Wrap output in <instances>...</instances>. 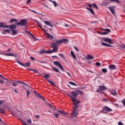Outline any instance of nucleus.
<instances>
[{
  "label": "nucleus",
  "instance_id": "obj_1",
  "mask_svg": "<svg viewBox=\"0 0 125 125\" xmlns=\"http://www.w3.org/2000/svg\"><path fill=\"white\" fill-rule=\"evenodd\" d=\"M27 24L28 22H27V20L21 19L20 22L16 23L15 25H17L18 26H23V27H25V26H27Z\"/></svg>",
  "mask_w": 125,
  "mask_h": 125
},
{
  "label": "nucleus",
  "instance_id": "obj_2",
  "mask_svg": "<svg viewBox=\"0 0 125 125\" xmlns=\"http://www.w3.org/2000/svg\"><path fill=\"white\" fill-rule=\"evenodd\" d=\"M53 64L55 65L57 67H58L61 71H63V72L65 71V69H64V68L63 67V66H62V64L59 62L58 61H55L53 62Z\"/></svg>",
  "mask_w": 125,
  "mask_h": 125
},
{
  "label": "nucleus",
  "instance_id": "obj_3",
  "mask_svg": "<svg viewBox=\"0 0 125 125\" xmlns=\"http://www.w3.org/2000/svg\"><path fill=\"white\" fill-rule=\"evenodd\" d=\"M112 111H113V110L107 106H105L104 107L102 110V113H104V114H107L108 112Z\"/></svg>",
  "mask_w": 125,
  "mask_h": 125
},
{
  "label": "nucleus",
  "instance_id": "obj_4",
  "mask_svg": "<svg viewBox=\"0 0 125 125\" xmlns=\"http://www.w3.org/2000/svg\"><path fill=\"white\" fill-rule=\"evenodd\" d=\"M99 88L96 90L98 93H103V90H107V88L105 86H100Z\"/></svg>",
  "mask_w": 125,
  "mask_h": 125
},
{
  "label": "nucleus",
  "instance_id": "obj_5",
  "mask_svg": "<svg viewBox=\"0 0 125 125\" xmlns=\"http://www.w3.org/2000/svg\"><path fill=\"white\" fill-rule=\"evenodd\" d=\"M77 109H78V107H74V109L71 115V117L75 118V117H77L78 116V112L76 110Z\"/></svg>",
  "mask_w": 125,
  "mask_h": 125
},
{
  "label": "nucleus",
  "instance_id": "obj_6",
  "mask_svg": "<svg viewBox=\"0 0 125 125\" xmlns=\"http://www.w3.org/2000/svg\"><path fill=\"white\" fill-rule=\"evenodd\" d=\"M104 31L105 32H99V34L100 35H107L111 32V30H110V29H104Z\"/></svg>",
  "mask_w": 125,
  "mask_h": 125
},
{
  "label": "nucleus",
  "instance_id": "obj_7",
  "mask_svg": "<svg viewBox=\"0 0 125 125\" xmlns=\"http://www.w3.org/2000/svg\"><path fill=\"white\" fill-rule=\"evenodd\" d=\"M115 7L114 6H110L108 7V8L109 9L110 11L113 14V15L115 14Z\"/></svg>",
  "mask_w": 125,
  "mask_h": 125
},
{
  "label": "nucleus",
  "instance_id": "obj_8",
  "mask_svg": "<svg viewBox=\"0 0 125 125\" xmlns=\"http://www.w3.org/2000/svg\"><path fill=\"white\" fill-rule=\"evenodd\" d=\"M68 96L70 98V99H71V101H72L73 103L77 102V99H75V97H74L73 96L71 95H68Z\"/></svg>",
  "mask_w": 125,
  "mask_h": 125
},
{
  "label": "nucleus",
  "instance_id": "obj_9",
  "mask_svg": "<svg viewBox=\"0 0 125 125\" xmlns=\"http://www.w3.org/2000/svg\"><path fill=\"white\" fill-rule=\"evenodd\" d=\"M46 35L47 36V38H48V39H49V40H54V37L53 36H52L51 34H50L48 33H46Z\"/></svg>",
  "mask_w": 125,
  "mask_h": 125
},
{
  "label": "nucleus",
  "instance_id": "obj_10",
  "mask_svg": "<svg viewBox=\"0 0 125 125\" xmlns=\"http://www.w3.org/2000/svg\"><path fill=\"white\" fill-rule=\"evenodd\" d=\"M50 51L49 54L53 53V52H57L58 51V47L53 48L52 50H49Z\"/></svg>",
  "mask_w": 125,
  "mask_h": 125
},
{
  "label": "nucleus",
  "instance_id": "obj_11",
  "mask_svg": "<svg viewBox=\"0 0 125 125\" xmlns=\"http://www.w3.org/2000/svg\"><path fill=\"white\" fill-rule=\"evenodd\" d=\"M85 58L86 59V60H87V61H89V60L93 59L94 58L92 55H87V57H86Z\"/></svg>",
  "mask_w": 125,
  "mask_h": 125
},
{
  "label": "nucleus",
  "instance_id": "obj_12",
  "mask_svg": "<svg viewBox=\"0 0 125 125\" xmlns=\"http://www.w3.org/2000/svg\"><path fill=\"white\" fill-rule=\"evenodd\" d=\"M102 45H104V46H107V47H113V45L104 42H102Z\"/></svg>",
  "mask_w": 125,
  "mask_h": 125
},
{
  "label": "nucleus",
  "instance_id": "obj_13",
  "mask_svg": "<svg viewBox=\"0 0 125 125\" xmlns=\"http://www.w3.org/2000/svg\"><path fill=\"white\" fill-rule=\"evenodd\" d=\"M44 24H45V25H47V26H50L52 28L53 27V26H52V23H51L50 22H49L48 21H44Z\"/></svg>",
  "mask_w": 125,
  "mask_h": 125
},
{
  "label": "nucleus",
  "instance_id": "obj_14",
  "mask_svg": "<svg viewBox=\"0 0 125 125\" xmlns=\"http://www.w3.org/2000/svg\"><path fill=\"white\" fill-rule=\"evenodd\" d=\"M50 51L49 50L44 51V50H42L40 51V54H42V53H44L45 54H49Z\"/></svg>",
  "mask_w": 125,
  "mask_h": 125
},
{
  "label": "nucleus",
  "instance_id": "obj_15",
  "mask_svg": "<svg viewBox=\"0 0 125 125\" xmlns=\"http://www.w3.org/2000/svg\"><path fill=\"white\" fill-rule=\"evenodd\" d=\"M71 94L73 96V97H74L75 98H76V97H77L78 96V94L77 93V91H74L71 92Z\"/></svg>",
  "mask_w": 125,
  "mask_h": 125
},
{
  "label": "nucleus",
  "instance_id": "obj_16",
  "mask_svg": "<svg viewBox=\"0 0 125 125\" xmlns=\"http://www.w3.org/2000/svg\"><path fill=\"white\" fill-rule=\"evenodd\" d=\"M108 68L110 70H116V65L114 64H111L109 65Z\"/></svg>",
  "mask_w": 125,
  "mask_h": 125
},
{
  "label": "nucleus",
  "instance_id": "obj_17",
  "mask_svg": "<svg viewBox=\"0 0 125 125\" xmlns=\"http://www.w3.org/2000/svg\"><path fill=\"white\" fill-rule=\"evenodd\" d=\"M9 29L13 31L14 29H16V25L15 24H12L9 25Z\"/></svg>",
  "mask_w": 125,
  "mask_h": 125
},
{
  "label": "nucleus",
  "instance_id": "obj_18",
  "mask_svg": "<svg viewBox=\"0 0 125 125\" xmlns=\"http://www.w3.org/2000/svg\"><path fill=\"white\" fill-rule=\"evenodd\" d=\"M51 45L52 46V47H53V48H57L58 47V45H57V44L55 42H52L51 44Z\"/></svg>",
  "mask_w": 125,
  "mask_h": 125
},
{
  "label": "nucleus",
  "instance_id": "obj_19",
  "mask_svg": "<svg viewBox=\"0 0 125 125\" xmlns=\"http://www.w3.org/2000/svg\"><path fill=\"white\" fill-rule=\"evenodd\" d=\"M35 95L36 97H38L39 98H40L41 99H42V96L41 95V94L37 93V91H35Z\"/></svg>",
  "mask_w": 125,
  "mask_h": 125
},
{
  "label": "nucleus",
  "instance_id": "obj_20",
  "mask_svg": "<svg viewBox=\"0 0 125 125\" xmlns=\"http://www.w3.org/2000/svg\"><path fill=\"white\" fill-rule=\"evenodd\" d=\"M16 60L17 61V63H18V64H20V65H21V66H23V67H26V64H24V63L20 62L18 59H16Z\"/></svg>",
  "mask_w": 125,
  "mask_h": 125
},
{
  "label": "nucleus",
  "instance_id": "obj_21",
  "mask_svg": "<svg viewBox=\"0 0 125 125\" xmlns=\"http://www.w3.org/2000/svg\"><path fill=\"white\" fill-rule=\"evenodd\" d=\"M76 93H77V96L79 95V94L80 95H83V91L80 90H76Z\"/></svg>",
  "mask_w": 125,
  "mask_h": 125
},
{
  "label": "nucleus",
  "instance_id": "obj_22",
  "mask_svg": "<svg viewBox=\"0 0 125 125\" xmlns=\"http://www.w3.org/2000/svg\"><path fill=\"white\" fill-rule=\"evenodd\" d=\"M58 112H59V113H60L62 115H67V113L66 112L62 111L61 110H58Z\"/></svg>",
  "mask_w": 125,
  "mask_h": 125
},
{
  "label": "nucleus",
  "instance_id": "obj_23",
  "mask_svg": "<svg viewBox=\"0 0 125 125\" xmlns=\"http://www.w3.org/2000/svg\"><path fill=\"white\" fill-rule=\"evenodd\" d=\"M80 102H80V101H78L76 103H73V105L75 106V107H77V109L78 108H79V104H79Z\"/></svg>",
  "mask_w": 125,
  "mask_h": 125
},
{
  "label": "nucleus",
  "instance_id": "obj_24",
  "mask_svg": "<svg viewBox=\"0 0 125 125\" xmlns=\"http://www.w3.org/2000/svg\"><path fill=\"white\" fill-rule=\"evenodd\" d=\"M36 23H37V25L38 26V27H39L40 28H41V29H42V25H41V23H40V22H39L38 21H35Z\"/></svg>",
  "mask_w": 125,
  "mask_h": 125
},
{
  "label": "nucleus",
  "instance_id": "obj_25",
  "mask_svg": "<svg viewBox=\"0 0 125 125\" xmlns=\"http://www.w3.org/2000/svg\"><path fill=\"white\" fill-rule=\"evenodd\" d=\"M68 42H69V40L67 39H64L62 40V43H65V42L68 43Z\"/></svg>",
  "mask_w": 125,
  "mask_h": 125
},
{
  "label": "nucleus",
  "instance_id": "obj_26",
  "mask_svg": "<svg viewBox=\"0 0 125 125\" xmlns=\"http://www.w3.org/2000/svg\"><path fill=\"white\" fill-rule=\"evenodd\" d=\"M71 54L73 58H74V59H77V57H76V55H75V54L74 53V52H73V51H71Z\"/></svg>",
  "mask_w": 125,
  "mask_h": 125
},
{
  "label": "nucleus",
  "instance_id": "obj_27",
  "mask_svg": "<svg viewBox=\"0 0 125 125\" xmlns=\"http://www.w3.org/2000/svg\"><path fill=\"white\" fill-rule=\"evenodd\" d=\"M110 93H111V94H112V95H114V96L115 95H117V92L114 90L111 91Z\"/></svg>",
  "mask_w": 125,
  "mask_h": 125
},
{
  "label": "nucleus",
  "instance_id": "obj_28",
  "mask_svg": "<svg viewBox=\"0 0 125 125\" xmlns=\"http://www.w3.org/2000/svg\"><path fill=\"white\" fill-rule=\"evenodd\" d=\"M107 42L108 43H110V44H113V43H114V42L113 41H112V39H109V38L107 40Z\"/></svg>",
  "mask_w": 125,
  "mask_h": 125
},
{
  "label": "nucleus",
  "instance_id": "obj_29",
  "mask_svg": "<svg viewBox=\"0 0 125 125\" xmlns=\"http://www.w3.org/2000/svg\"><path fill=\"white\" fill-rule=\"evenodd\" d=\"M52 69H53V71H55V72H56V73H60V71L57 68L52 67Z\"/></svg>",
  "mask_w": 125,
  "mask_h": 125
},
{
  "label": "nucleus",
  "instance_id": "obj_30",
  "mask_svg": "<svg viewBox=\"0 0 125 125\" xmlns=\"http://www.w3.org/2000/svg\"><path fill=\"white\" fill-rule=\"evenodd\" d=\"M16 83H21V84H24V85H26L27 86V84L22 81H16Z\"/></svg>",
  "mask_w": 125,
  "mask_h": 125
},
{
  "label": "nucleus",
  "instance_id": "obj_31",
  "mask_svg": "<svg viewBox=\"0 0 125 125\" xmlns=\"http://www.w3.org/2000/svg\"><path fill=\"white\" fill-rule=\"evenodd\" d=\"M28 70H29V71H32L33 72H34L35 73H38V70L36 69H28Z\"/></svg>",
  "mask_w": 125,
  "mask_h": 125
},
{
  "label": "nucleus",
  "instance_id": "obj_32",
  "mask_svg": "<svg viewBox=\"0 0 125 125\" xmlns=\"http://www.w3.org/2000/svg\"><path fill=\"white\" fill-rule=\"evenodd\" d=\"M12 32L13 36H15V35L17 34V30H12Z\"/></svg>",
  "mask_w": 125,
  "mask_h": 125
},
{
  "label": "nucleus",
  "instance_id": "obj_33",
  "mask_svg": "<svg viewBox=\"0 0 125 125\" xmlns=\"http://www.w3.org/2000/svg\"><path fill=\"white\" fill-rule=\"evenodd\" d=\"M0 54H2V55H5V56H11V53H0Z\"/></svg>",
  "mask_w": 125,
  "mask_h": 125
},
{
  "label": "nucleus",
  "instance_id": "obj_34",
  "mask_svg": "<svg viewBox=\"0 0 125 125\" xmlns=\"http://www.w3.org/2000/svg\"><path fill=\"white\" fill-rule=\"evenodd\" d=\"M102 71L103 73H104V74L107 73V72H108L107 68H103L102 69Z\"/></svg>",
  "mask_w": 125,
  "mask_h": 125
},
{
  "label": "nucleus",
  "instance_id": "obj_35",
  "mask_svg": "<svg viewBox=\"0 0 125 125\" xmlns=\"http://www.w3.org/2000/svg\"><path fill=\"white\" fill-rule=\"evenodd\" d=\"M68 83H70V84H71L72 85H74L75 86H77V85H78L77 84H76L74 82H69Z\"/></svg>",
  "mask_w": 125,
  "mask_h": 125
},
{
  "label": "nucleus",
  "instance_id": "obj_36",
  "mask_svg": "<svg viewBox=\"0 0 125 125\" xmlns=\"http://www.w3.org/2000/svg\"><path fill=\"white\" fill-rule=\"evenodd\" d=\"M26 93H27L26 97H27V98H29V96H30V94H31V92H30V91H29V90H27Z\"/></svg>",
  "mask_w": 125,
  "mask_h": 125
},
{
  "label": "nucleus",
  "instance_id": "obj_37",
  "mask_svg": "<svg viewBox=\"0 0 125 125\" xmlns=\"http://www.w3.org/2000/svg\"><path fill=\"white\" fill-rule=\"evenodd\" d=\"M13 22H18V21L17 20H15L14 19L11 20L10 23H12Z\"/></svg>",
  "mask_w": 125,
  "mask_h": 125
},
{
  "label": "nucleus",
  "instance_id": "obj_38",
  "mask_svg": "<svg viewBox=\"0 0 125 125\" xmlns=\"http://www.w3.org/2000/svg\"><path fill=\"white\" fill-rule=\"evenodd\" d=\"M61 43H62V40L56 41L57 44H61Z\"/></svg>",
  "mask_w": 125,
  "mask_h": 125
},
{
  "label": "nucleus",
  "instance_id": "obj_39",
  "mask_svg": "<svg viewBox=\"0 0 125 125\" xmlns=\"http://www.w3.org/2000/svg\"><path fill=\"white\" fill-rule=\"evenodd\" d=\"M95 64L96 66H97L98 67H100V66H101V63L99 62H96Z\"/></svg>",
  "mask_w": 125,
  "mask_h": 125
},
{
  "label": "nucleus",
  "instance_id": "obj_40",
  "mask_svg": "<svg viewBox=\"0 0 125 125\" xmlns=\"http://www.w3.org/2000/svg\"><path fill=\"white\" fill-rule=\"evenodd\" d=\"M59 56L62 57V58H63V59H65V56L63 54H59Z\"/></svg>",
  "mask_w": 125,
  "mask_h": 125
},
{
  "label": "nucleus",
  "instance_id": "obj_41",
  "mask_svg": "<svg viewBox=\"0 0 125 125\" xmlns=\"http://www.w3.org/2000/svg\"><path fill=\"white\" fill-rule=\"evenodd\" d=\"M92 5H93V7H95L96 9H98V6H97V4H96L95 3H93Z\"/></svg>",
  "mask_w": 125,
  "mask_h": 125
},
{
  "label": "nucleus",
  "instance_id": "obj_42",
  "mask_svg": "<svg viewBox=\"0 0 125 125\" xmlns=\"http://www.w3.org/2000/svg\"><path fill=\"white\" fill-rule=\"evenodd\" d=\"M90 13H91L92 14V15H95V13H94V11L93 10V9H91L90 11Z\"/></svg>",
  "mask_w": 125,
  "mask_h": 125
},
{
  "label": "nucleus",
  "instance_id": "obj_43",
  "mask_svg": "<svg viewBox=\"0 0 125 125\" xmlns=\"http://www.w3.org/2000/svg\"><path fill=\"white\" fill-rule=\"evenodd\" d=\"M44 79H48V78H49V74H46L44 76Z\"/></svg>",
  "mask_w": 125,
  "mask_h": 125
},
{
  "label": "nucleus",
  "instance_id": "obj_44",
  "mask_svg": "<svg viewBox=\"0 0 125 125\" xmlns=\"http://www.w3.org/2000/svg\"><path fill=\"white\" fill-rule=\"evenodd\" d=\"M4 23L3 22H0V28H3Z\"/></svg>",
  "mask_w": 125,
  "mask_h": 125
},
{
  "label": "nucleus",
  "instance_id": "obj_45",
  "mask_svg": "<svg viewBox=\"0 0 125 125\" xmlns=\"http://www.w3.org/2000/svg\"><path fill=\"white\" fill-rule=\"evenodd\" d=\"M31 63L28 62L26 63L25 67H30Z\"/></svg>",
  "mask_w": 125,
  "mask_h": 125
},
{
  "label": "nucleus",
  "instance_id": "obj_46",
  "mask_svg": "<svg viewBox=\"0 0 125 125\" xmlns=\"http://www.w3.org/2000/svg\"><path fill=\"white\" fill-rule=\"evenodd\" d=\"M47 82L48 83H49L51 84L52 85H55V84H54V83H53V82H51L50 80H47Z\"/></svg>",
  "mask_w": 125,
  "mask_h": 125
},
{
  "label": "nucleus",
  "instance_id": "obj_47",
  "mask_svg": "<svg viewBox=\"0 0 125 125\" xmlns=\"http://www.w3.org/2000/svg\"><path fill=\"white\" fill-rule=\"evenodd\" d=\"M29 35L31 36L34 40H36V37H35V36H34V35H33V34L31 32L29 33Z\"/></svg>",
  "mask_w": 125,
  "mask_h": 125
},
{
  "label": "nucleus",
  "instance_id": "obj_48",
  "mask_svg": "<svg viewBox=\"0 0 125 125\" xmlns=\"http://www.w3.org/2000/svg\"><path fill=\"white\" fill-rule=\"evenodd\" d=\"M0 113H1V114H4V110L0 108Z\"/></svg>",
  "mask_w": 125,
  "mask_h": 125
},
{
  "label": "nucleus",
  "instance_id": "obj_49",
  "mask_svg": "<svg viewBox=\"0 0 125 125\" xmlns=\"http://www.w3.org/2000/svg\"><path fill=\"white\" fill-rule=\"evenodd\" d=\"M109 1H116L118 3H120V1L118 0H109Z\"/></svg>",
  "mask_w": 125,
  "mask_h": 125
},
{
  "label": "nucleus",
  "instance_id": "obj_50",
  "mask_svg": "<svg viewBox=\"0 0 125 125\" xmlns=\"http://www.w3.org/2000/svg\"><path fill=\"white\" fill-rule=\"evenodd\" d=\"M120 47L121 48H124V49H125V45L124 44L120 45Z\"/></svg>",
  "mask_w": 125,
  "mask_h": 125
},
{
  "label": "nucleus",
  "instance_id": "obj_51",
  "mask_svg": "<svg viewBox=\"0 0 125 125\" xmlns=\"http://www.w3.org/2000/svg\"><path fill=\"white\" fill-rule=\"evenodd\" d=\"M3 32H5L6 33H10V30L8 29H4Z\"/></svg>",
  "mask_w": 125,
  "mask_h": 125
},
{
  "label": "nucleus",
  "instance_id": "obj_52",
  "mask_svg": "<svg viewBox=\"0 0 125 125\" xmlns=\"http://www.w3.org/2000/svg\"><path fill=\"white\" fill-rule=\"evenodd\" d=\"M54 116H55V118H58V117H59V114L55 113H54Z\"/></svg>",
  "mask_w": 125,
  "mask_h": 125
},
{
  "label": "nucleus",
  "instance_id": "obj_53",
  "mask_svg": "<svg viewBox=\"0 0 125 125\" xmlns=\"http://www.w3.org/2000/svg\"><path fill=\"white\" fill-rule=\"evenodd\" d=\"M108 38H104L103 39V41H104V42H108Z\"/></svg>",
  "mask_w": 125,
  "mask_h": 125
},
{
  "label": "nucleus",
  "instance_id": "obj_54",
  "mask_svg": "<svg viewBox=\"0 0 125 125\" xmlns=\"http://www.w3.org/2000/svg\"><path fill=\"white\" fill-rule=\"evenodd\" d=\"M53 3L54 4V5L55 6V7H56V6H57V3H56V2L55 1H53Z\"/></svg>",
  "mask_w": 125,
  "mask_h": 125
},
{
  "label": "nucleus",
  "instance_id": "obj_55",
  "mask_svg": "<svg viewBox=\"0 0 125 125\" xmlns=\"http://www.w3.org/2000/svg\"><path fill=\"white\" fill-rule=\"evenodd\" d=\"M74 48L75 49V50H76V51H80V50L79 49V48L76 47L75 46L74 47Z\"/></svg>",
  "mask_w": 125,
  "mask_h": 125
},
{
  "label": "nucleus",
  "instance_id": "obj_56",
  "mask_svg": "<svg viewBox=\"0 0 125 125\" xmlns=\"http://www.w3.org/2000/svg\"><path fill=\"white\" fill-rule=\"evenodd\" d=\"M66 74L69 76V77H70V78H72V75H71V74L69 73V72L66 71Z\"/></svg>",
  "mask_w": 125,
  "mask_h": 125
},
{
  "label": "nucleus",
  "instance_id": "obj_57",
  "mask_svg": "<svg viewBox=\"0 0 125 125\" xmlns=\"http://www.w3.org/2000/svg\"><path fill=\"white\" fill-rule=\"evenodd\" d=\"M3 28H9V25H5L3 26Z\"/></svg>",
  "mask_w": 125,
  "mask_h": 125
},
{
  "label": "nucleus",
  "instance_id": "obj_58",
  "mask_svg": "<svg viewBox=\"0 0 125 125\" xmlns=\"http://www.w3.org/2000/svg\"><path fill=\"white\" fill-rule=\"evenodd\" d=\"M11 56H13V57H17V55L13 54H11Z\"/></svg>",
  "mask_w": 125,
  "mask_h": 125
},
{
  "label": "nucleus",
  "instance_id": "obj_59",
  "mask_svg": "<svg viewBox=\"0 0 125 125\" xmlns=\"http://www.w3.org/2000/svg\"><path fill=\"white\" fill-rule=\"evenodd\" d=\"M122 103H123L124 106H125V98L123 100Z\"/></svg>",
  "mask_w": 125,
  "mask_h": 125
},
{
  "label": "nucleus",
  "instance_id": "obj_60",
  "mask_svg": "<svg viewBox=\"0 0 125 125\" xmlns=\"http://www.w3.org/2000/svg\"><path fill=\"white\" fill-rule=\"evenodd\" d=\"M12 85L13 86H17V83H14L13 84H12Z\"/></svg>",
  "mask_w": 125,
  "mask_h": 125
},
{
  "label": "nucleus",
  "instance_id": "obj_61",
  "mask_svg": "<svg viewBox=\"0 0 125 125\" xmlns=\"http://www.w3.org/2000/svg\"><path fill=\"white\" fill-rule=\"evenodd\" d=\"M30 59L31 60H36V58H34V57H30Z\"/></svg>",
  "mask_w": 125,
  "mask_h": 125
},
{
  "label": "nucleus",
  "instance_id": "obj_62",
  "mask_svg": "<svg viewBox=\"0 0 125 125\" xmlns=\"http://www.w3.org/2000/svg\"><path fill=\"white\" fill-rule=\"evenodd\" d=\"M27 123H28V124H31V123H32V120L31 119L28 120Z\"/></svg>",
  "mask_w": 125,
  "mask_h": 125
},
{
  "label": "nucleus",
  "instance_id": "obj_63",
  "mask_svg": "<svg viewBox=\"0 0 125 125\" xmlns=\"http://www.w3.org/2000/svg\"><path fill=\"white\" fill-rule=\"evenodd\" d=\"M30 2H31V0H27V1L26 2V4H29V3H30Z\"/></svg>",
  "mask_w": 125,
  "mask_h": 125
},
{
  "label": "nucleus",
  "instance_id": "obj_64",
  "mask_svg": "<svg viewBox=\"0 0 125 125\" xmlns=\"http://www.w3.org/2000/svg\"><path fill=\"white\" fill-rule=\"evenodd\" d=\"M35 118H36V119H40V115L35 116Z\"/></svg>",
  "mask_w": 125,
  "mask_h": 125
}]
</instances>
